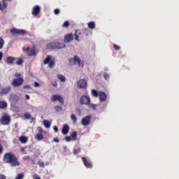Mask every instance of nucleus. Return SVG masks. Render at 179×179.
<instances>
[{
    "mask_svg": "<svg viewBox=\"0 0 179 179\" xmlns=\"http://www.w3.org/2000/svg\"><path fill=\"white\" fill-rule=\"evenodd\" d=\"M3 160L4 163H10L11 167H16V166H20V162L17 161V158L14 156L12 152L7 153L4 155Z\"/></svg>",
    "mask_w": 179,
    "mask_h": 179,
    "instance_id": "nucleus-1",
    "label": "nucleus"
},
{
    "mask_svg": "<svg viewBox=\"0 0 179 179\" xmlns=\"http://www.w3.org/2000/svg\"><path fill=\"white\" fill-rule=\"evenodd\" d=\"M70 65H78L80 68H83L85 66V61L80 59L78 56H74L69 60Z\"/></svg>",
    "mask_w": 179,
    "mask_h": 179,
    "instance_id": "nucleus-2",
    "label": "nucleus"
},
{
    "mask_svg": "<svg viewBox=\"0 0 179 179\" xmlns=\"http://www.w3.org/2000/svg\"><path fill=\"white\" fill-rule=\"evenodd\" d=\"M45 65H48V68H54L55 66V59L51 55H48L43 61Z\"/></svg>",
    "mask_w": 179,
    "mask_h": 179,
    "instance_id": "nucleus-3",
    "label": "nucleus"
},
{
    "mask_svg": "<svg viewBox=\"0 0 179 179\" xmlns=\"http://www.w3.org/2000/svg\"><path fill=\"white\" fill-rule=\"evenodd\" d=\"M80 104L85 106H90V96L83 95L80 99Z\"/></svg>",
    "mask_w": 179,
    "mask_h": 179,
    "instance_id": "nucleus-4",
    "label": "nucleus"
},
{
    "mask_svg": "<svg viewBox=\"0 0 179 179\" xmlns=\"http://www.w3.org/2000/svg\"><path fill=\"white\" fill-rule=\"evenodd\" d=\"M10 33L13 34V36H17V35L23 36L26 34L27 31H26V30L24 29H18L16 28H13L10 30Z\"/></svg>",
    "mask_w": 179,
    "mask_h": 179,
    "instance_id": "nucleus-5",
    "label": "nucleus"
},
{
    "mask_svg": "<svg viewBox=\"0 0 179 179\" xmlns=\"http://www.w3.org/2000/svg\"><path fill=\"white\" fill-rule=\"evenodd\" d=\"M23 82H24L23 78H18L14 79L11 85L13 86V87H19V86H22V85H23Z\"/></svg>",
    "mask_w": 179,
    "mask_h": 179,
    "instance_id": "nucleus-6",
    "label": "nucleus"
},
{
    "mask_svg": "<svg viewBox=\"0 0 179 179\" xmlns=\"http://www.w3.org/2000/svg\"><path fill=\"white\" fill-rule=\"evenodd\" d=\"M10 122V117L8 114L3 115L0 120L1 125H8Z\"/></svg>",
    "mask_w": 179,
    "mask_h": 179,
    "instance_id": "nucleus-7",
    "label": "nucleus"
},
{
    "mask_svg": "<svg viewBox=\"0 0 179 179\" xmlns=\"http://www.w3.org/2000/svg\"><path fill=\"white\" fill-rule=\"evenodd\" d=\"M77 87L78 89H86L87 87V81L85 79L79 80L77 82Z\"/></svg>",
    "mask_w": 179,
    "mask_h": 179,
    "instance_id": "nucleus-8",
    "label": "nucleus"
},
{
    "mask_svg": "<svg viewBox=\"0 0 179 179\" xmlns=\"http://www.w3.org/2000/svg\"><path fill=\"white\" fill-rule=\"evenodd\" d=\"M51 101L55 102V101H59L61 104H64V98L61 96L59 94H55L52 95L50 98Z\"/></svg>",
    "mask_w": 179,
    "mask_h": 179,
    "instance_id": "nucleus-9",
    "label": "nucleus"
},
{
    "mask_svg": "<svg viewBox=\"0 0 179 179\" xmlns=\"http://www.w3.org/2000/svg\"><path fill=\"white\" fill-rule=\"evenodd\" d=\"M23 51H27L28 52V55L29 56H33V55H36V54H37V49H36V48H27L26 49H24V48H23Z\"/></svg>",
    "mask_w": 179,
    "mask_h": 179,
    "instance_id": "nucleus-10",
    "label": "nucleus"
},
{
    "mask_svg": "<svg viewBox=\"0 0 179 179\" xmlns=\"http://www.w3.org/2000/svg\"><path fill=\"white\" fill-rule=\"evenodd\" d=\"M92 119V115H88L86 117H83L82 119V125H84L85 127L89 125L90 124V121Z\"/></svg>",
    "mask_w": 179,
    "mask_h": 179,
    "instance_id": "nucleus-11",
    "label": "nucleus"
},
{
    "mask_svg": "<svg viewBox=\"0 0 179 179\" xmlns=\"http://www.w3.org/2000/svg\"><path fill=\"white\" fill-rule=\"evenodd\" d=\"M82 160L85 167H87V169H92V167H93V165L92 164V162H90V160L87 159L86 157H83L82 158Z\"/></svg>",
    "mask_w": 179,
    "mask_h": 179,
    "instance_id": "nucleus-12",
    "label": "nucleus"
},
{
    "mask_svg": "<svg viewBox=\"0 0 179 179\" xmlns=\"http://www.w3.org/2000/svg\"><path fill=\"white\" fill-rule=\"evenodd\" d=\"M19 100V96L16 94H12L10 95L9 101L11 104L16 103Z\"/></svg>",
    "mask_w": 179,
    "mask_h": 179,
    "instance_id": "nucleus-13",
    "label": "nucleus"
},
{
    "mask_svg": "<svg viewBox=\"0 0 179 179\" xmlns=\"http://www.w3.org/2000/svg\"><path fill=\"white\" fill-rule=\"evenodd\" d=\"M73 41V34H68L64 36V43H71V41Z\"/></svg>",
    "mask_w": 179,
    "mask_h": 179,
    "instance_id": "nucleus-14",
    "label": "nucleus"
},
{
    "mask_svg": "<svg viewBox=\"0 0 179 179\" xmlns=\"http://www.w3.org/2000/svg\"><path fill=\"white\" fill-rule=\"evenodd\" d=\"M41 8L38 6H35L32 10V15L34 16H37L40 13Z\"/></svg>",
    "mask_w": 179,
    "mask_h": 179,
    "instance_id": "nucleus-15",
    "label": "nucleus"
},
{
    "mask_svg": "<svg viewBox=\"0 0 179 179\" xmlns=\"http://www.w3.org/2000/svg\"><path fill=\"white\" fill-rule=\"evenodd\" d=\"M99 96L100 101H106L107 100V95L104 92H99Z\"/></svg>",
    "mask_w": 179,
    "mask_h": 179,
    "instance_id": "nucleus-16",
    "label": "nucleus"
},
{
    "mask_svg": "<svg viewBox=\"0 0 179 179\" xmlns=\"http://www.w3.org/2000/svg\"><path fill=\"white\" fill-rule=\"evenodd\" d=\"M62 132L63 135H67L68 132H69V126H68V124H64L62 128Z\"/></svg>",
    "mask_w": 179,
    "mask_h": 179,
    "instance_id": "nucleus-17",
    "label": "nucleus"
},
{
    "mask_svg": "<svg viewBox=\"0 0 179 179\" xmlns=\"http://www.w3.org/2000/svg\"><path fill=\"white\" fill-rule=\"evenodd\" d=\"M48 50H56V42H52L47 45Z\"/></svg>",
    "mask_w": 179,
    "mask_h": 179,
    "instance_id": "nucleus-18",
    "label": "nucleus"
},
{
    "mask_svg": "<svg viewBox=\"0 0 179 179\" xmlns=\"http://www.w3.org/2000/svg\"><path fill=\"white\" fill-rule=\"evenodd\" d=\"M11 90V87L10 86H7L4 88H3L2 91H1V94H8V93H9Z\"/></svg>",
    "mask_w": 179,
    "mask_h": 179,
    "instance_id": "nucleus-19",
    "label": "nucleus"
},
{
    "mask_svg": "<svg viewBox=\"0 0 179 179\" xmlns=\"http://www.w3.org/2000/svg\"><path fill=\"white\" fill-rule=\"evenodd\" d=\"M15 59H16V58H15L13 57H8L6 58V64H8V65H10V64H13V62H15Z\"/></svg>",
    "mask_w": 179,
    "mask_h": 179,
    "instance_id": "nucleus-20",
    "label": "nucleus"
},
{
    "mask_svg": "<svg viewBox=\"0 0 179 179\" xmlns=\"http://www.w3.org/2000/svg\"><path fill=\"white\" fill-rule=\"evenodd\" d=\"M65 47H66V45H65L64 43L56 42V50H61L65 48Z\"/></svg>",
    "mask_w": 179,
    "mask_h": 179,
    "instance_id": "nucleus-21",
    "label": "nucleus"
},
{
    "mask_svg": "<svg viewBox=\"0 0 179 179\" xmlns=\"http://www.w3.org/2000/svg\"><path fill=\"white\" fill-rule=\"evenodd\" d=\"M19 141L21 143H27V141H29V138H27V136H22L19 137Z\"/></svg>",
    "mask_w": 179,
    "mask_h": 179,
    "instance_id": "nucleus-22",
    "label": "nucleus"
},
{
    "mask_svg": "<svg viewBox=\"0 0 179 179\" xmlns=\"http://www.w3.org/2000/svg\"><path fill=\"white\" fill-rule=\"evenodd\" d=\"M35 138L37 141H43L44 139V134H41L38 133L36 136Z\"/></svg>",
    "mask_w": 179,
    "mask_h": 179,
    "instance_id": "nucleus-23",
    "label": "nucleus"
},
{
    "mask_svg": "<svg viewBox=\"0 0 179 179\" xmlns=\"http://www.w3.org/2000/svg\"><path fill=\"white\" fill-rule=\"evenodd\" d=\"M57 79H59L60 82H65V80H66V78L62 74H58Z\"/></svg>",
    "mask_w": 179,
    "mask_h": 179,
    "instance_id": "nucleus-24",
    "label": "nucleus"
},
{
    "mask_svg": "<svg viewBox=\"0 0 179 179\" xmlns=\"http://www.w3.org/2000/svg\"><path fill=\"white\" fill-rule=\"evenodd\" d=\"M89 29H96V23L94 22H90L87 24Z\"/></svg>",
    "mask_w": 179,
    "mask_h": 179,
    "instance_id": "nucleus-25",
    "label": "nucleus"
},
{
    "mask_svg": "<svg viewBox=\"0 0 179 179\" xmlns=\"http://www.w3.org/2000/svg\"><path fill=\"white\" fill-rule=\"evenodd\" d=\"M6 107H8V103H6V101H1L0 108H6Z\"/></svg>",
    "mask_w": 179,
    "mask_h": 179,
    "instance_id": "nucleus-26",
    "label": "nucleus"
},
{
    "mask_svg": "<svg viewBox=\"0 0 179 179\" xmlns=\"http://www.w3.org/2000/svg\"><path fill=\"white\" fill-rule=\"evenodd\" d=\"M43 125L45 128H50L51 127V123L48 120H43Z\"/></svg>",
    "mask_w": 179,
    "mask_h": 179,
    "instance_id": "nucleus-27",
    "label": "nucleus"
},
{
    "mask_svg": "<svg viewBox=\"0 0 179 179\" xmlns=\"http://www.w3.org/2000/svg\"><path fill=\"white\" fill-rule=\"evenodd\" d=\"M92 94L94 97H97L100 95V92H96V90H92Z\"/></svg>",
    "mask_w": 179,
    "mask_h": 179,
    "instance_id": "nucleus-28",
    "label": "nucleus"
},
{
    "mask_svg": "<svg viewBox=\"0 0 179 179\" xmlns=\"http://www.w3.org/2000/svg\"><path fill=\"white\" fill-rule=\"evenodd\" d=\"M70 136H71L72 141H76V138H78V133H76V131H73Z\"/></svg>",
    "mask_w": 179,
    "mask_h": 179,
    "instance_id": "nucleus-29",
    "label": "nucleus"
},
{
    "mask_svg": "<svg viewBox=\"0 0 179 179\" xmlns=\"http://www.w3.org/2000/svg\"><path fill=\"white\" fill-rule=\"evenodd\" d=\"M71 120H72L73 124H76V121H78V118L76 117V115H75V114H71Z\"/></svg>",
    "mask_w": 179,
    "mask_h": 179,
    "instance_id": "nucleus-30",
    "label": "nucleus"
},
{
    "mask_svg": "<svg viewBox=\"0 0 179 179\" xmlns=\"http://www.w3.org/2000/svg\"><path fill=\"white\" fill-rule=\"evenodd\" d=\"M6 8V3L5 1H2V4L0 3V10H3Z\"/></svg>",
    "mask_w": 179,
    "mask_h": 179,
    "instance_id": "nucleus-31",
    "label": "nucleus"
},
{
    "mask_svg": "<svg viewBox=\"0 0 179 179\" xmlns=\"http://www.w3.org/2000/svg\"><path fill=\"white\" fill-rule=\"evenodd\" d=\"M4 45H5V41H3V38L0 37V50H2V48H3Z\"/></svg>",
    "mask_w": 179,
    "mask_h": 179,
    "instance_id": "nucleus-32",
    "label": "nucleus"
},
{
    "mask_svg": "<svg viewBox=\"0 0 179 179\" xmlns=\"http://www.w3.org/2000/svg\"><path fill=\"white\" fill-rule=\"evenodd\" d=\"M79 34H80V32L79 31H76L75 33V40H76V41H79Z\"/></svg>",
    "mask_w": 179,
    "mask_h": 179,
    "instance_id": "nucleus-33",
    "label": "nucleus"
},
{
    "mask_svg": "<svg viewBox=\"0 0 179 179\" xmlns=\"http://www.w3.org/2000/svg\"><path fill=\"white\" fill-rule=\"evenodd\" d=\"M24 118L25 120H29V118H31V115L29 113H26L24 114Z\"/></svg>",
    "mask_w": 179,
    "mask_h": 179,
    "instance_id": "nucleus-34",
    "label": "nucleus"
},
{
    "mask_svg": "<svg viewBox=\"0 0 179 179\" xmlns=\"http://www.w3.org/2000/svg\"><path fill=\"white\" fill-rule=\"evenodd\" d=\"M55 109L56 111H57L58 113L62 111V106H55Z\"/></svg>",
    "mask_w": 179,
    "mask_h": 179,
    "instance_id": "nucleus-35",
    "label": "nucleus"
},
{
    "mask_svg": "<svg viewBox=\"0 0 179 179\" xmlns=\"http://www.w3.org/2000/svg\"><path fill=\"white\" fill-rule=\"evenodd\" d=\"M38 129L39 132L38 134H41L42 135L45 134V131H44L41 127H38Z\"/></svg>",
    "mask_w": 179,
    "mask_h": 179,
    "instance_id": "nucleus-36",
    "label": "nucleus"
},
{
    "mask_svg": "<svg viewBox=\"0 0 179 179\" xmlns=\"http://www.w3.org/2000/svg\"><path fill=\"white\" fill-rule=\"evenodd\" d=\"M24 177V175H23V173H19L15 179H23Z\"/></svg>",
    "mask_w": 179,
    "mask_h": 179,
    "instance_id": "nucleus-37",
    "label": "nucleus"
},
{
    "mask_svg": "<svg viewBox=\"0 0 179 179\" xmlns=\"http://www.w3.org/2000/svg\"><path fill=\"white\" fill-rule=\"evenodd\" d=\"M88 107H90V108H92L93 110H96V105L95 104L90 103V105H88Z\"/></svg>",
    "mask_w": 179,
    "mask_h": 179,
    "instance_id": "nucleus-38",
    "label": "nucleus"
},
{
    "mask_svg": "<svg viewBox=\"0 0 179 179\" xmlns=\"http://www.w3.org/2000/svg\"><path fill=\"white\" fill-rule=\"evenodd\" d=\"M65 141L66 142H71V141H72V137L71 136H66Z\"/></svg>",
    "mask_w": 179,
    "mask_h": 179,
    "instance_id": "nucleus-39",
    "label": "nucleus"
},
{
    "mask_svg": "<svg viewBox=\"0 0 179 179\" xmlns=\"http://www.w3.org/2000/svg\"><path fill=\"white\" fill-rule=\"evenodd\" d=\"M79 152H80V148H78L74 149V155H78Z\"/></svg>",
    "mask_w": 179,
    "mask_h": 179,
    "instance_id": "nucleus-40",
    "label": "nucleus"
},
{
    "mask_svg": "<svg viewBox=\"0 0 179 179\" xmlns=\"http://www.w3.org/2000/svg\"><path fill=\"white\" fill-rule=\"evenodd\" d=\"M68 26H69V22L65 21L63 24V27H68Z\"/></svg>",
    "mask_w": 179,
    "mask_h": 179,
    "instance_id": "nucleus-41",
    "label": "nucleus"
},
{
    "mask_svg": "<svg viewBox=\"0 0 179 179\" xmlns=\"http://www.w3.org/2000/svg\"><path fill=\"white\" fill-rule=\"evenodd\" d=\"M17 65H22L23 64V59H20L16 62Z\"/></svg>",
    "mask_w": 179,
    "mask_h": 179,
    "instance_id": "nucleus-42",
    "label": "nucleus"
},
{
    "mask_svg": "<svg viewBox=\"0 0 179 179\" xmlns=\"http://www.w3.org/2000/svg\"><path fill=\"white\" fill-rule=\"evenodd\" d=\"M59 12H60L59 9L58 8L55 9V15H59Z\"/></svg>",
    "mask_w": 179,
    "mask_h": 179,
    "instance_id": "nucleus-43",
    "label": "nucleus"
},
{
    "mask_svg": "<svg viewBox=\"0 0 179 179\" xmlns=\"http://www.w3.org/2000/svg\"><path fill=\"white\" fill-rule=\"evenodd\" d=\"M33 178L34 179H41V178H40V176H38V175H37V174L34 175Z\"/></svg>",
    "mask_w": 179,
    "mask_h": 179,
    "instance_id": "nucleus-44",
    "label": "nucleus"
},
{
    "mask_svg": "<svg viewBox=\"0 0 179 179\" xmlns=\"http://www.w3.org/2000/svg\"><path fill=\"white\" fill-rule=\"evenodd\" d=\"M104 78L107 80L110 79V76H108V74H107V73H105L104 74Z\"/></svg>",
    "mask_w": 179,
    "mask_h": 179,
    "instance_id": "nucleus-45",
    "label": "nucleus"
},
{
    "mask_svg": "<svg viewBox=\"0 0 179 179\" xmlns=\"http://www.w3.org/2000/svg\"><path fill=\"white\" fill-rule=\"evenodd\" d=\"M0 179H6V176L2 173L0 174Z\"/></svg>",
    "mask_w": 179,
    "mask_h": 179,
    "instance_id": "nucleus-46",
    "label": "nucleus"
},
{
    "mask_svg": "<svg viewBox=\"0 0 179 179\" xmlns=\"http://www.w3.org/2000/svg\"><path fill=\"white\" fill-rule=\"evenodd\" d=\"M20 76H22V74H20V73H15V77L17 78H22Z\"/></svg>",
    "mask_w": 179,
    "mask_h": 179,
    "instance_id": "nucleus-47",
    "label": "nucleus"
},
{
    "mask_svg": "<svg viewBox=\"0 0 179 179\" xmlns=\"http://www.w3.org/2000/svg\"><path fill=\"white\" fill-rule=\"evenodd\" d=\"M113 47H114L115 50H120V46H118L115 44L113 45Z\"/></svg>",
    "mask_w": 179,
    "mask_h": 179,
    "instance_id": "nucleus-48",
    "label": "nucleus"
},
{
    "mask_svg": "<svg viewBox=\"0 0 179 179\" xmlns=\"http://www.w3.org/2000/svg\"><path fill=\"white\" fill-rule=\"evenodd\" d=\"M34 87H40V84L37 82L34 83Z\"/></svg>",
    "mask_w": 179,
    "mask_h": 179,
    "instance_id": "nucleus-49",
    "label": "nucleus"
},
{
    "mask_svg": "<svg viewBox=\"0 0 179 179\" xmlns=\"http://www.w3.org/2000/svg\"><path fill=\"white\" fill-rule=\"evenodd\" d=\"M2 58H3V53H2V52H0V61H2Z\"/></svg>",
    "mask_w": 179,
    "mask_h": 179,
    "instance_id": "nucleus-50",
    "label": "nucleus"
},
{
    "mask_svg": "<svg viewBox=\"0 0 179 179\" xmlns=\"http://www.w3.org/2000/svg\"><path fill=\"white\" fill-rule=\"evenodd\" d=\"M24 89H31V87L30 85H24Z\"/></svg>",
    "mask_w": 179,
    "mask_h": 179,
    "instance_id": "nucleus-51",
    "label": "nucleus"
},
{
    "mask_svg": "<svg viewBox=\"0 0 179 179\" xmlns=\"http://www.w3.org/2000/svg\"><path fill=\"white\" fill-rule=\"evenodd\" d=\"M53 129H54L55 132H56V133L58 132V127L57 126H54Z\"/></svg>",
    "mask_w": 179,
    "mask_h": 179,
    "instance_id": "nucleus-52",
    "label": "nucleus"
},
{
    "mask_svg": "<svg viewBox=\"0 0 179 179\" xmlns=\"http://www.w3.org/2000/svg\"><path fill=\"white\" fill-rule=\"evenodd\" d=\"M38 164H39V166H40L41 167H44V162H38Z\"/></svg>",
    "mask_w": 179,
    "mask_h": 179,
    "instance_id": "nucleus-53",
    "label": "nucleus"
},
{
    "mask_svg": "<svg viewBox=\"0 0 179 179\" xmlns=\"http://www.w3.org/2000/svg\"><path fill=\"white\" fill-rule=\"evenodd\" d=\"M53 142L58 143V142H59V139H58V138H53Z\"/></svg>",
    "mask_w": 179,
    "mask_h": 179,
    "instance_id": "nucleus-54",
    "label": "nucleus"
},
{
    "mask_svg": "<svg viewBox=\"0 0 179 179\" xmlns=\"http://www.w3.org/2000/svg\"><path fill=\"white\" fill-rule=\"evenodd\" d=\"M25 97H26L27 100H30V96L25 95Z\"/></svg>",
    "mask_w": 179,
    "mask_h": 179,
    "instance_id": "nucleus-55",
    "label": "nucleus"
},
{
    "mask_svg": "<svg viewBox=\"0 0 179 179\" xmlns=\"http://www.w3.org/2000/svg\"><path fill=\"white\" fill-rule=\"evenodd\" d=\"M57 85L58 84L55 81L52 83V86H55V87H56Z\"/></svg>",
    "mask_w": 179,
    "mask_h": 179,
    "instance_id": "nucleus-56",
    "label": "nucleus"
},
{
    "mask_svg": "<svg viewBox=\"0 0 179 179\" xmlns=\"http://www.w3.org/2000/svg\"><path fill=\"white\" fill-rule=\"evenodd\" d=\"M4 1V2H5V1H10V0H3Z\"/></svg>",
    "mask_w": 179,
    "mask_h": 179,
    "instance_id": "nucleus-57",
    "label": "nucleus"
},
{
    "mask_svg": "<svg viewBox=\"0 0 179 179\" xmlns=\"http://www.w3.org/2000/svg\"><path fill=\"white\" fill-rule=\"evenodd\" d=\"M22 152H23V149H22Z\"/></svg>",
    "mask_w": 179,
    "mask_h": 179,
    "instance_id": "nucleus-58",
    "label": "nucleus"
}]
</instances>
